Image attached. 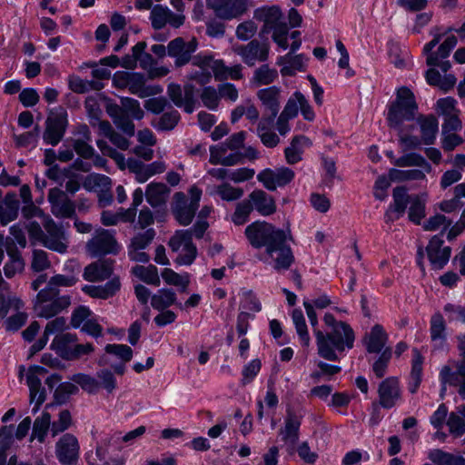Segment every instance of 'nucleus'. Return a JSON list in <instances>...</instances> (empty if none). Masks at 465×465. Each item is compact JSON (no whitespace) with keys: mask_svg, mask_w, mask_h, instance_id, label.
<instances>
[{"mask_svg":"<svg viewBox=\"0 0 465 465\" xmlns=\"http://www.w3.org/2000/svg\"><path fill=\"white\" fill-rule=\"evenodd\" d=\"M303 306L315 336L318 355L330 361L340 360L347 350L354 346L355 332L346 322L338 321L331 313H325V331L319 329L318 317L312 303L304 299Z\"/></svg>","mask_w":465,"mask_h":465,"instance_id":"obj_1","label":"nucleus"},{"mask_svg":"<svg viewBox=\"0 0 465 465\" xmlns=\"http://www.w3.org/2000/svg\"><path fill=\"white\" fill-rule=\"evenodd\" d=\"M244 234L252 247L264 248L266 254L274 259L273 267L276 271L287 270L294 262L283 230L267 222L256 221L245 228Z\"/></svg>","mask_w":465,"mask_h":465,"instance_id":"obj_2","label":"nucleus"},{"mask_svg":"<svg viewBox=\"0 0 465 465\" xmlns=\"http://www.w3.org/2000/svg\"><path fill=\"white\" fill-rule=\"evenodd\" d=\"M418 112V104L412 91L401 86L396 92V99L389 105L387 121L391 128H401L403 122L412 121Z\"/></svg>","mask_w":465,"mask_h":465,"instance_id":"obj_3","label":"nucleus"},{"mask_svg":"<svg viewBox=\"0 0 465 465\" xmlns=\"http://www.w3.org/2000/svg\"><path fill=\"white\" fill-rule=\"evenodd\" d=\"M455 341L460 359L443 366L440 379L443 384L457 388L460 396L465 399V331L457 334Z\"/></svg>","mask_w":465,"mask_h":465,"instance_id":"obj_4","label":"nucleus"},{"mask_svg":"<svg viewBox=\"0 0 465 465\" xmlns=\"http://www.w3.org/2000/svg\"><path fill=\"white\" fill-rule=\"evenodd\" d=\"M451 27L448 28L444 33L440 32V27L436 26L431 30L433 39L427 43L423 47V54L427 56V65L437 64V58L446 59L450 56V52L456 46L458 40L455 35H449L443 43L440 45L436 52H432L433 48L440 42L445 34L452 31Z\"/></svg>","mask_w":465,"mask_h":465,"instance_id":"obj_5","label":"nucleus"},{"mask_svg":"<svg viewBox=\"0 0 465 465\" xmlns=\"http://www.w3.org/2000/svg\"><path fill=\"white\" fill-rule=\"evenodd\" d=\"M281 94L282 90L277 86H271L257 92V97L262 103L263 114L260 121L261 129H266L273 124L280 110Z\"/></svg>","mask_w":465,"mask_h":465,"instance_id":"obj_6","label":"nucleus"},{"mask_svg":"<svg viewBox=\"0 0 465 465\" xmlns=\"http://www.w3.org/2000/svg\"><path fill=\"white\" fill-rule=\"evenodd\" d=\"M270 49V44L267 41L252 39L246 45L235 46L234 52L241 56L246 65L252 67L257 63H264L268 60Z\"/></svg>","mask_w":465,"mask_h":465,"instance_id":"obj_7","label":"nucleus"},{"mask_svg":"<svg viewBox=\"0 0 465 465\" xmlns=\"http://www.w3.org/2000/svg\"><path fill=\"white\" fill-rule=\"evenodd\" d=\"M379 405L390 410L402 401V390L398 377L391 376L384 379L378 386Z\"/></svg>","mask_w":465,"mask_h":465,"instance_id":"obj_8","label":"nucleus"},{"mask_svg":"<svg viewBox=\"0 0 465 465\" xmlns=\"http://www.w3.org/2000/svg\"><path fill=\"white\" fill-rule=\"evenodd\" d=\"M167 94L170 100L179 108H183L187 114H192L197 104L196 90L191 84H186L183 88L178 84H170L167 87Z\"/></svg>","mask_w":465,"mask_h":465,"instance_id":"obj_9","label":"nucleus"},{"mask_svg":"<svg viewBox=\"0 0 465 465\" xmlns=\"http://www.w3.org/2000/svg\"><path fill=\"white\" fill-rule=\"evenodd\" d=\"M52 213L58 219H70L75 215V203L65 192L54 187L48 192Z\"/></svg>","mask_w":465,"mask_h":465,"instance_id":"obj_10","label":"nucleus"},{"mask_svg":"<svg viewBox=\"0 0 465 465\" xmlns=\"http://www.w3.org/2000/svg\"><path fill=\"white\" fill-rule=\"evenodd\" d=\"M198 46L197 40L193 38L186 42L183 37H176L169 42L167 45V54L175 58L176 67H182L191 62L193 54Z\"/></svg>","mask_w":465,"mask_h":465,"instance_id":"obj_11","label":"nucleus"},{"mask_svg":"<svg viewBox=\"0 0 465 465\" xmlns=\"http://www.w3.org/2000/svg\"><path fill=\"white\" fill-rule=\"evenodd\" d=\"M43 140L46 144L57 145L64 136L68 124L65 112L54 114L47 117Z\"/></svg>","mask_w":465,"mask_h":465,"instance_id":"obj_12","label":"nucleus"},{"mask_svg":"<svg viewBox=\"0 0 465 465\" xmlns=\"http://www.w3.org/2000/svg\"><path fill=\"white\" fill-rule=\"evenodd\" d=\"M47 370L41 366H31L26 375V383L30 391V401H35L33 411L35 412L46 398L45 389L42 387L40 377H44Z\"/></svg>","mask_w":465,"mask_h":465,"instance_id":"obj_13","label":"nucleus"},{"mask_svg":"<svg viewBox=\"0 0 465 465\" xmlns=\"http://www.w3.org/2000/svg\"><path fill=\"white\" fill-rule=\"evenodd\" d=\"M442 235L443 232L439 235H434L426 247L427 256L433 270L442 269L450 257L451 249L449 246L443 247Z\"/></svg>","mask_w":465,"mask_h":465,"instance_id":"obj_14","label":"nucleus"},{"mask_svg":"<svg viewBox=\"0 0 465 465\" xmlns=\"http://www.w3.org/2000/svg\"><path fill=\"white\" fill-rule=\"evenodd\" d=\"M56 457L63 465L74 464L79 457V443L75 436L66 433L56 443Z\"/></svg>","mask_w":465,"mask_h":465,"instance_id":"obj_15","label":"nucleus"},{"mask_svg":"<svg viewBox=\"0 0 465 465\" xmlns=\"http://www.w3.org/2000/svg\"><path fill=\"white\" fill-rule=\"evenodd\" d=\"M114 268V260L111 258L99 259L85 266L83 278L91 282H103L110 279Z\"/></svg>","mask_w":465,"mask_h":465,"instance_id":"obj_16","label":"nucleus"},{"mask_svg":"<svg viewBox=\"0 0 465 465\" xmlns=\"http://www.w3.org/2000/svg\"><path fill=\"white\" fill-rule=\"evenodd\" d=\"M88 252L94 257L105 255L108 253L116 254L118 252V245L114 237L104 230L97 236L94 237L87 243Z\"/></svg>","mask_w":465,"mask_h":465,"instance_id":"obj_17","label":"nucleus"},{"mask_svg":"<svg viewBox=\"0 0 465 465\" xmlns=\"http://www.w3.org/2000/svg\"><path fill=\"white\" fill-rule=\"evenodd\" d=\"M447 324L443 315L437 312L430 320V337L434 351H444L447 348Z\"/></svg>","mask_w":465,"mask_h":465,"instance_id":"obj_18","label":"nucleus"},{"mask_svg":"<svg viewBox=\"0 0 465 465\" xmlns=\"http://www.w3.org/2000/svg\"><path fill=\"white\" fill-rule=\"evenodd\" d=\"M393 203L389 206L385 213L384 219L386 223H392L399 220L405 213L410 196L405 187L398 186L393 189Z\"/></svg>","mask_w":465,"mask_h":465,"instance_id":"obj_19","label":"nucleus"},{"mask_svg":"<svg viewBox=\"0 0 465 465\" xmlns=\"http://www.w3.org/2000/svg\"><path fill=\"white\" fill-rule=\"evenodd\" d=\"M175 203L173 207V214L183 226L189 225L197 211L196 208L188 203V199L183 193H176L174 194Z\"/></svg>","mask_w":465,"mask_h":465,"instance_id":"obj_20","label":"nucleus"},{"mask_svg":"<svg viewBox=\"0 0 465 465\" xmlns=\"http://www.w3.org/2000/svg\"><path fill=\"white\" fill-rule=\"evenodd\" d=\"M248 10L247 0H223L213 11L216 15L224 20L238 18Z\"/></svg>","mask_w":465,"mask_h":465,"instance_id":"obj_21","label":"nucleus"},{"mask_svg":"<svg viewBox=\"0 0 465 465\" xmlns=\"http://www.w3.org/2000/svg\"><path fill=\"white\" fill-rule=\"evenodd\" d=\"M387 341L388 333L381 324H375L363 338V343L369 353L382 352Z\"/></svg>","mask_w":465,"mask_h":465,"instance_id":"obj_22","label":"nucleus"},{"mask_svg":"<svg viewBox=\"0 0 465 465\" xmlns=\"http://www.w3.org/2000/svg\"><path fill=\"white\" fill-rule=\"evenodd\" d=\"M248 198L253 209L262 216H269L276 212V203L273 197L261 189L252 191Z\"/></svg>","mask_w":465,"mask_h":465,"instance_id":"obj_23","label":"nucleus"},{"mask_svg":"<svg viewBox=\"0 0 465 465\" xmlns=\"http://www.w3.org/2000/svg\"><path fill=\"white\" fill-rule=\"evenodd\" d=\"M254 17L257 20L263 22L262 33H269L272 29L276 28L280 25H284V23L280 22L282 18V11L275 5L256 9L254 11Z\"/></svg>","mask_w":465,"mask_h":465,"instance_id":"obj_24","label":"nucleus"},{"mask_svg":"<svg viewBox=\"0 0 465 465\" xmlns=\"http://www.w3.org/2000/svg\"><path fill=\"white\" fill-rule=\"evenodd\" d=\"M301 423V419L295 413L288 412L284 420V427L280 430L282 440L292 449L299 440Z\"/></svg>","mask_w":465,"mask_h":465,"instance_id":"obj_25","label":"nucleus"},{"mask_svg":"<svg viewBox=\"0 0 465 465\" xmlns=\"http://www.w3.org/2000/svg\"><path fill=\"white\" fill-rule=\"evenodd\" d=\"M417 122L420 128V137L423 144L432 145L435 143L439 131V121L433 114L420 115Z\"/></svg>","mask_w":465,"mask_h":465,"instance_id":"obj_26","label":"nucleus"},{"mask_svg":"<svg viewBox=\"0 0 465 465\" xmlns=\"http://www.w3.org/2000/svg\"><path fill=\"white\" fill-rule=\"evenodd\" d=\"M19 201L15 193H7L0 203V223L6 225L18 216Z\"/></svg>","mask_w":465,"mask_h":465,"instance_id":"obj_27","label":"nucleus"},{"mask_svg":"<svg viewBox=\"0 0 465 465\" xmlns=\"http://www.w3.org/2000/svg\"><path fill=\"white\" fill-rule=\"evenodd\" d=\"M423 360L420 351L417 349L413 350L411 371L408 379V390L411 394L418 391L422 381Z\"/></svg>","mask_w":465,"mask_h":465,"instance_id":"obj_28","label":"nucleus"},{"mask_svg":"<svg viewBox=\"0 0 465 465\" xmlns=\"http://www.w3.org/2000/svg\"><path fill=\"white\" fill-rule=\"evenodd\" d=\"M77 336L69 332L58 334L52 341L51 348L64 360L68 361Z\"/></svg>","mask_w":465,"mask_h":465,"instance_id":"obj_29","label":"nucleus"},{"mask_svg":"<svg viewBox=\"0 0 465 465\" xmlns=\"http://www.w3.org/2000/svg\"><path fill=\"white\" fill-rule=\"evenodd\" d=\"M70 304V296L64 295L54 299L52 302L37 304L36 310L38 311V315L40 317L48 319L57 315L58 313L68 308Z\"/></svg>","mask_w":465,"mask_h":465,"instance_id":"obj_30","label":"nucleus"},{"mask_svg":"<svg viewBox=\"0 0 465 465\" xmlns=\"http://www.w3.org/2000/svg\"><path fill=\"white\" fill-rule=\"evenodd\" d=\"M169 193L170 190L164 183H151L145 191L146 201L152 207H158L165 203Z\"/></svg>","mask_w":465,"mask_h":465,"instance_id":"obj_31","label":"nucleus"},{"mask_svg":"<svg viewBox=\"0 0 465 465\" xmlns=\"http://www.w3.org/2000/svg\"><path fill=\"white\" fill-rule=\"evenodd\" d=\"M98 127L100 134L108 138L110 142L117 148L123 151H125L129 148L130 142L128 138L114 131L110 122L106 120L100 121Z\"/></svg>","mask_w":465,"mask_h":465,"instance_id":"obj_32","label":"nucleus"},{"mask_svg":"<svg viewBox=\"0 0 465 465\" xmlns=\"http://www.w3.org/2000/svg\"><path fill=\"white\" fill-rule=\"evenodd\" d=\"M176 294L170 289H161L151 298V305L157 311H163L174 304Z\"/></svg>","mask_w":465,"mask_h":465,"instance_id":"obj_33","label":"nucleus"},{"mask_svg":"<svg viewBox=\"0 0 465 465\" xmlns=\"http://www.w3.org/2000/svg\"><path fill=\"white\" fill-rule=\"evenodd\" d=\"M292 318L301 344L303 347H308L311 338L302 311L301 309H294L292 313Z\"/></svg>","mask_w":465,"mask_h":465,"instance_id":"obj_34","label":"nucleus"},{"mask_svg":"<svg viewBox=\"0 0 465 465\" xmlns=\"http://www.w3.org/2000/svg\"><path fill=\"white\" fill-rule=\"evenodd\" d=\"M430 460L436 465H465V459L441 450H434L429 455ZM423 465H431L425 463Z\"/></svg>","mask_w":465,"mask_h":465,"instance_id":"obj_35","label":"nucleus"},{"mask_svg":"<svg viewBox=\"0 0 465 465\" xmlns=\"http://www.w3.org/2000/svg\"><path fill=\"white\" fill-rule=\"evenodd\" d=\"M45 229L50 237L49 240L47 239L45 241V245L48 248L60 252H64L65 250V246L59 241L63 232L56 223L53 220H49L45 223Z\"/></svg>","mask_w":465,"mask_h":465,"instance_id":"obj_36","label":"nucleus"},{"mask_svg":"<svg viewBox=\"0 0 465 465\" xmlns=\"http://www.w3.org/2000/svg\"><path fill=\"white\" fill-rule=\"evenodd\" d=\"M278 71L267 64H262L253 72L252 81L257 85H268L278 78Z\"/></svg>","mask_w":465,"mask_h":465,"instance_id":"obj_37","label":"nucleus"},{"mask_svg":"<svg viewBox=\"0 0 465 465\" xmlns=\"http://www.w3.org/2000/svg\"><path fill=\"white\" fill-rule=\"evenodd\" d=\"M394 165L399 167H406V166H418L425 169L427 173L431 171V166L425 160V158L416 153H407L396 159L394 161Z\"/></svg>","mask_w":465,"mask_h":465,"instance_id":"obj_38","label":"nucleus"},{"mask_svg":"<svg viewBox=\"0 0 465 465\" xmlns=\"http://www.w3.org/2000/svg\"><path fill=\"white\" fill-rule=\"evenodd\" d=\"M134 273L147 284L160 285V278L156 266L150 264L147 267L137 265L133 269Z\"/></svg>","mask_w":465,"mask_h":465,"instance_id":"obj_39","label":"nucleus"},{"mask_svg":"<svg viewBox=\"0 0 465 465\" xmlns=\"http://www.w3.org/2000/svg\"><path fill=\"white\" fill-rule=\"evenodd\" d=\"M49 429L51 430V415L48 412H44L35 420L32 437L42 443L45 441Z\"/></svg>","mask_w":465,"mask_h":465,"instance_id":"obj_40","label":"nucleus"},{"mask_svg":"<svg viewBox=\"0 0 465 465\" xmlns=\"http://www.w3.org/2000/svg\"><path fill=\"white\" fill-rule=\"evenodd\" d=\"M181 119L177 110L172 109L163 113L156 123H153L154 128L160 131H171L175 128Z\"/></svg>","mask_w":465,"mask_h":465,"instance_id":"obj_41","label":"nucleus"},{"mask_svg":"<svg viewBox=\"0 0 465 465\" xmlns=\"http://www.w3.org/2000/svg\"><path fill=\"white\" fill-rule=\"evenodd\" d=\"M128 90L131 94H135L141 98H144L153 93L148 92V88L145 86L144 75L138 73H132L129 80ZM160 90L154 94L159 93Z\"/></svg>","mask_w":465,"mask_h":465,"instance_id":"obj_42","label":"nucleus"},{"mask_svg":"<svg viewBox=\"0 0 465 465\" xmlns=\"http://www.w3.org/2000/svg\"><path fill=\"white\" fill-rule=\"evenodd\" d=\"M283 59H288V63L291 65V68L289 67H283L281 70V73L282 75H292L293 72L292 70H298V71H304L306 67V58L303 54H296L292 55L291 53L287 54L284 57L281 56L278 59L277 64H282Z\"/></svg>","mask_w":465,"mask_h":465,"instance_id":"obj_43","label":"nucleus"},{"mask_svg":"<svg viewBox=\"0 0 465 465\" xmlns=\"http://www.w3.org/2000/svg\"><path fill=\"white\" fill-rule=\"evenodd\" d=\"M253 211V206L248 199L237 203L235 211L232 216V221L235 225H242L249 220L250 214Z\"/></svg>","mask_w":465,"mask_h":465,"instance_id":"obj_44","label":"nucleus"},{"mask_svg":"<svg viewBox=\"0 0 465 465\" xmlns=\"http://www.w3.org/2000/svg\"><path fill=\"white\" fill-rule=\"evenodd\" d=\"M165 168L164 163L159 161L142 165L136 172V179L139 183H144L153 175L163 173Z\"/></svg>","mask_w":465,"mask_h":465,"instance_id":"obj_45","label":"nucleus"},{"mask_svg":"<svg viewBox=\"0 0 465 465\" xmlns=\"http://www.w3.org/2000/svg\"><path fill=\"white\" fill-rule=\"evenodd\" d=\"M391 356L392 350L391 347H387L374 361L372 365V371L377 378L381 379L385 376Z\"/></svg>","mask_w":465,"mask_h":465,"instance_id":"obj_46","label":"nucleus"},{"mask_svg":"<svg viewBox=\"0 0 465 465\" xmlns=\"http://www.w3.org/2000/svg\"><path fill=\"white\" fill-rule=\"evenodd\" d=\"M425 174L422 171L418 169L412 170H397L391 169L390 171V178L392 181H420L425 179Z\"/></svg>","mask_w":465,"mask_h":465,"instance_id":"obj_47","label":"nucleus"},{"mask_svg":"<svg viewBox=\"0 0 465 465\" xmlns=\"http://www.w3.org/2000/svg\"><path fill=\"white\" fill-rule=\"evenodd\" d=\"M216 193L221 199L227 202L239 200L243 195V190L242 188L233 187L228 183L218 185Z\"/></svg>","mask_w":465,"mask_h":465,"instance_id":"obj_48","label":"nucleus"},{"mask_svg":"<svg viewBox=\"0 0 465 465\" xmlns=\"http://www.w3.org/2000/svg\"><path fill=\"white\" fill-rule=\"evenodd\" d=\"M450 433L455 438L461 437L465 434L464 419L457 412L451 411L446 421Z\"/></svg>","mask_w":465,"mask_h":465,"instance_id":"obj_49","label":"nucleus"},{"mask_svg":"<svg viewBox=\"0 0 465 465\" xmlns=\"http://www.w3.org/2000/svg\"><path fill=\"white\" fill-rule=\"evenodd\" d=\"M72 380L84 391L91 394L96 393L100 388V382L95 378L87 374L79 373L74 375Z\"/></svg>","mask_w":465,"mask_h":465,"instance_id":"obj_50","label":"nucleus"},{"mask_svg":"<svg viewBox=\"0 0 465 465\" xmlns=\"http://www.w3.org/2000/svg\"><path fill=\"white\" fill-rule=\"evenodd\" d=\"M155 231L152 228L147 229L145 232L136 234L131 242L129 249L134 251H140L145 249L154 239Z\"/></svg>","mask_w":465,"mask_h":465,"instance_id":"obj_51","label":"nucleus"},{"mask_svg":"<svg viewBox=\"0 0 465 465\" xmlns=\"http://www.w3.org/2000/svg\"><path fill=\"white\" fill-rule=\"evenodd\" d=\"M78 387L71 382H63L58 385L54 393V401L57 404L65 403L70 395L75 394L78 392Z\"/></svg>","mask_w":465,"mask_h":465,"instance_id":"obj_52","label":"nucleus"},{"mask_svg":"<svg viewBox=\"0 0 465 465\" xmlns=\"http://www.w3.org/2000/svg\"><path fill=\"white\" fill-rule=\"evenodd\" d=\"M425 216V203L418 195H415L411 201L409 209V219L415 224H420Z\"/></svg>","mask_w":465,"mask_h":465,"instance_id":"obj_53","label":"nucleus"},{"mask_svg":"<svg viewBox=\"0 0 465 465\" xmlns=\"http://www.w3.org/2000/svg\"><path fill=\"white\" fill-rule=\"evenodd\" d=\"M168 8L162 5H155L151 12L152 26L155 30L163 28L168 23Z\"/></svg>","mask_w":465,"mask_h":465,"instance_id":"obj_54","label":"nucleus"},{"mask_svg":"<svg viewBox=\"0 0 465 465\" xmlns=\"http://www.w3.org/2000/svg\"><path fill=\"white\" fill-rule=\"evenodd\" d=\"M72 424V416L68 410H64L59 413L57 420L51 423L52 436L55 437L57 434L66 430Z\"/></svg>","mask_w":465,"mask_h":465,"instance_id":"obj_55","label":"nucleus"},{"mask_svg":"<svg viewBox=\"0 0 465 465\" xmlns=\"http://www.w3.org/2000/svg\"><path fill=\"white\" fill-rule=\"evenodd\" d=\"M203 104L210 110H216L219 106L220 97L218 91L213 86L204 87L200 95Z\"/></svg>","mask_w":465,"mask_h":465,"instance_id":"obj_56","label":"nucleus"},{"mask_svg":"<svg viewBox=\"0 0 465 465\" xmlns=\"http://www.w3.org/2000/svg\"><path fill=\"white\" fill-rule=\"evenodd\" d=\"M104 351L121 359L124 362H129L133 358V350L125 344H107Z\"/></svg>","mask_w":465,"mask_h":465,"instance_id":"obj_57","label":"nucleus"},{"mask_svg":"<svg viewBox=\"0 0 465 465\" xmlns=\"http://www.w3.org/2000/svg\"><path fill=\"white\" fill-rule=\"evenodd\" d=\"M192 242V232L180 230L171 237L168 244L173 252H177L182 246L183 248L187 243Z\"/></svg>","mask_w":465,"mask_h":465,"instance_id":"obj_58","label":"nucleus"},{"mask_svg":"<svg viewBox=\"0 0 465 465\" xmlns=\"http://www.w3.org/2000/svg\"><path fill=\"white\" fill-rule=\"evenodd\" d=\"M452 222L448 219L443 214H436L434 216L430 217L423 224V229L425 231H437L440 228H442L443 231L447 230Z\"/></svg>","mask_w":465,"mask_h":465,"instance_id":"obj_59","label":"nucleus"},{"mask_svg":"<svg viewBox=\"0 0 465 465\" xmlns=\"http://www.w3.org/2000/svg\"><path fill=\"white\" fill-rule=\"evenodd\" d=\"M161 275H162V278L163 279V281L167 284L174 285V286H182L183 291H185V289L187 288V286L189 284V280L187 278L184 279L183 276H181L180 274L175 272L173 270L169 269V268L163 269Z\"/></svg>","mask_w":465,"mask_h":465,"instance_id":"obj_60","label":"nucleus"},{"mask_svg":"<svg viewBox=\"0 0 465 465\" xmlns=\"http://www.w3.org/2000/svg\"><path fill=\"white\" fill-rule=\"evenodd\" d=\"M262 367V362L259 359H254L250 361L247 365H245L242 369V384L246 385L252 381V380L259 373Z\"/></svg>","mask_w":465,"mask_h":465,"instance_id":"obj_61","label":"nucleus"},{"mask_svg":"<svg viewBox=\"0 0 465 465\" xmlns=\"http://www.w3.org/2000/svg\"><path fill=\"white\" fill-rule=\"evenodd\" d=\"M122 105L123 108L126 110V113L134 119L141 120L144 115V113L142 110L139 102L134 98H123Z\"/></svg>","mask_w":465,"mask_h":465,"instance_id":"obj_62","label":"nucleus"},{"mask_svg":"<svg viewBox=\"0 0 465 465\" xmlns=\"http://www.w3.org/2000/svg\"><path fill=\"white\" fill-rule=\"evenodd\" d=\"M92 141L74 140L73 148L76 154L85 160H89L94 156V148L90 144Z\"/></svg>","mask_w":465,"mask_h":465,"instance_id":"obj_63","label":"nucleus"},{"mask_svg":"<svg viewBox=\"0 0 465 465\" xmlns=\"http://www.w3.org/2000/svg\"><path fill=\"white\" fill-rule=\"evenodd\" d=\"M197 255V248L192 243H187L182 252L177 256L176 262L180 265H190L193 262Z\"/></svg>","mask_w":465,"mask_h":465,"instance_id":"obj_64","label":"nucleus"}]
</instances>
